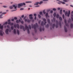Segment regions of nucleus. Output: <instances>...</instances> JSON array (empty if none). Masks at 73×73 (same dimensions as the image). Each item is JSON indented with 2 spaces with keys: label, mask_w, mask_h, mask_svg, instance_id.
<instances>
[{
  "label": "nucleus",
  "mask_w": 73,
  "mask_h": 73,
  "mask_svg": "<svg viewBox=\"0 0 73 73\" xmlns=\"http://www.w3.org/2000/svg\"><path fill=\"white\" fill-rule=\"evenodd\" d=\"M31 26L32 27V28L33 29H35V33L37 32V30H36V28H37L38 27V24L37 23H36L35 25H33V24H31Z\"/></svg>",
  "instance_id": "1"
},
{
  "label": "nucleus",
  "mask_w": 73,
  "mask_h": 73,
  "mask_svg": "<svg viewBox=\"0 0 73 73\" xmlns=\"http://www.w3.org/2000/svg\"><path fill=\"white\" fill-rule=\"evenodd\" d=\"M25 5L26 4L24 3L19 4L18 5V8H20V7H23V5Z\"/></svg>",
  "instance_id": "2"
},
{
  "label": "nucleus",
  "mask_w": 73,
  "mask_h": 73,
  "mask_svg": "<svg viewBox=\"0 0 73 73\" xmlns=\"http://www.w3.org/2000/svg\"><path fill=\"white\" fill-rule=\"evenodd\" d=\"M25 28L26 29H27V33L28 34H29V28H28V27L27 25H25Z\"/></svg>",
  "instance_id": "3"
},
{
  "label": "nucleus",
  "mask_w": 73,
  "mask_h": 73,
  "mask_svg": "<svg viewBox=\"0 0 73 73\" xmlns=\"http://www.w3.org/2000/svg\"><path fill=\"white\" fill-rule=\"evenodd\" d=\"M20 29H22V28H23L24 31H25L26 28H24V26H23L22 25H20Z\"/></svg>",
  "instance_id": "4"
},
{
  "label": "nucleus",
  "mask_w": 73,
  "mask_h": 73,
  "mask_svg": "<svg viewBox=\"0 0 73 73\" xmlns=\"http://www.w3.org/2000/svg\"><path fill=\"white\" fill-rule=\"evenodd\" d=\"M16 26L17 27V28H18V29H19V24H17L16 25H14V27L15 28H16Z\"/></svg>",
  "instance_id": "5"
},
{
  "label": "nucleus",
  "mask_w": 73,
  "mask_h": 73,
  "mask_svg": "<svg viewBox=\"0 0 73 73\" xmlns=\"http://www.w3.org/2000/svg\"><path fill=\"white\" fill-rule=\"evenodd\" d=\"M4 33L3 32V31H2V30L0 31V35L1 36H3V34H4Z\"/></svg>",
  "instance_id": "6"
},
{
  "label": "nucleus",
  "mask_w": 73,
  "mask_h": 73,
  "mask_svg": "<svg viewBox=\"0 0 73 73\" xmlns=\"http://www.w3.org/2000/svg\"><path fill=\"white\" fill-rule=\"evenodd\" d=\"M42 3H43V1H41L40 3L36 2V3L34 4V5H38V4H39L40 5Z\"/></svg>",
  "instance_id": "7"
},
{
  "label": "nucleus",
  "mask_w": 73,
  "mask_h": 73,
  "mask_svg": "<svg viewBox=\"0 0 73 73\" xmlns=\"http://www.w3.org/2000/svg\"><path fill=\"white\" fill-rule=\"evenodd\" d=\"M56 24L55 26V27H56L57 28L58 27V21L57 20H56Z\"/></svg>",
  "instance_id": "8"
},
{
  "label": "nucleus",
  "mask_w": 73,
  "mask_h": 73,
  "mask_svg": "<svg viewBox=\"0 0 73 73\" xmlns=\"http://www.w3.org/2000/svg\"><path fill=\"white\" fill-rule=\"evenodd\" d=\"M43 20L44 21V25H45V24L46 23V19H45V18H43Z\"/></svg>",
  "instance_id": "9"
},
{
  "label": "nucleus",
  "mask_w": 73,
  "mask_h": 73,
  "mask_svg": "<svg viewBox=\"0 0 73 73\" xmlns=\"http://www.w3.org/2000/svg\"><path fill=\"white\" fill-rule=\"evenodd\" d=\"M8 31H9V29H7L5 31V32L7 35H8L9 34Z\"/></svg>",
  "instance_id": "10"
},
{
  "label": "nucleus",
  "mask_w": 73,
  "mask_h": 73,
  "mask_svg": "<svg viewBox=\"0 0 73 73\" xmlns=\"http://www.w3.org/2000/svg\"><path fill=\"white\" fill-rule=\"evenodd\" d=\"M7 13H3L1 15H0V19H2L3 18V17H2V16H3V14L5 15V14H6Z\"/></svg>",
  "instance_id": "11"
},
{
  "label": "nucleus",
  "mask_w": 73,
  "mask_h": 73,
  "mask_svg": "<svg viewBox=\"0 0 73 73\" xmlns=\"http://www.w3.org/2000/svg\"><path fill=\"white\" fill-rule=\"evenodd\" d=\"M64 23H65V24L66 26L67 27H68L69 25H68V23H66V19H65L64 20Z\"/></svg>",
  "instance_id": "12"
},
{
  "label": "nucleus",
  "mask_w": 73,
  "mask_h": 73,
  "mask_svg": "<svg viewBox=\"0 0 73 73\" xmlns=\"http://www.w3.org/2000/svg\"><path fill=\"white\" fill-rule=\"evenodd\" d=\"M25 22H27V21L28 23H30L31 21H30V20L29 19L27 20V19H25Z\"/></svg>",
  "instance_id": "13"
},
{
  "label": "nucleus",
  "mask_w": 73,
  "mask_h": 73,
  "mask_svg": "<svg viewBox=\"0 0 73 73\" xmlns=\"http://www.w3.org/2000/svg\"><path fill=\"white\" fill-rule=\"evenodd\" d=\"M64 28L65 32H67V31H68V30H67V29L66 28L65 26H64Z\"/></svg>",
  "instance_id": "14"
},
{
  "label": "nucleus",
  "mask_w": 73,
  "mask_h": 73,
  "mask_svg": "<svg viewBox=\"0 0 73 73\" xmlns=\"http://www.w3.org/2000/svg\"><path fill=\"white\" fill-rule=\"evenodd\" d=\"M21 22V20L20 19H19V20H17L16 21L17 23H20Z\"/></svg>",
  "instance_id": "15"
},
{
  "label": "nucleus",
  "mask_w": 73,
  "mask_h": 73,
  "mask_svg": "<svg viewBox=\"0 0 73 73\" xmlns=\"http://www.w3.org/2000/svg\"><path fill=\"white\" fill-rule=\"evenodd\" d=\"M8 24L9 25H10L11 24V20L10 19H9L8 20Z\"/></svg>",
  "instance_id": "16"
},
{
  "label": "nucleus",
  "mask_w": 73,
  "mask_h": 73,
  "mask_svg": "<svg viewBox=\"0 0 73 73\" xmlns=\"http://www.w3.org/2000/svg\"><path fill=\"white\" fill-rule=\"evenodd\" d=\"M52 22H55V21H56V19L55 18H53V20H52Z\"/></svg>",
  "instance_id": "17"
},
{
  "label": "nucleus",
  "mask_w": 73,
  "mask_h": 73,
  "mask_svg": "<svg viewBox=\"0 0 73 73\" xmlns=\"http://www.w3.org/2000/svg\"><path fill=\"white\" fill-rule=\"evenodd\" d=\"M40 25L41 26H42V27H44V22H43V21H42V22Z\"/></svg>",
  "instance_id": "18"
},
{
  "label": "nucleus",
  "mask_w": 73,
  "mask_h": 73,
  "mask_svg": "<svg viewBox=\"0 0 73 73\" xmlns=\"http://www.w3.org/2000/svg\"><path fill=\"white\" fill-rule=\"evenodd\" d=\"M70 14V11H68V13L67 14V16L68 17H69V15Z\"/></svg>",
  "instance_id": "19"
},
{
  "label": "nucleus",
  "mask_w": 73,
  "mask_h": 73,
  "mask_svg": "<svg viewBox=\"0 0 73 73\" xmlns=\"http://www.w3.org/2000/svg\"><path fill=\"white\" fill-rule=\"evenodd\" d=\"M63 1L64 2H65L66 3H67V2H68L69 1V0H63Z\"/></svg>",
  "instance_id": "20"
},
{
  "label": "nucleus",
  "mask_w": 73,
  "mask_h": 73,
  "mask_svg": "<svg viewBox=\"0 0 73 73\" xmlns=\"http://www.w3.org/2000/svg\"><path fill=\"white\" fill-rule=\"evenodd\" d=\"M0 29L1 30H3V25H2L0 27Z\"/></svg>",
  "instance_id": "21"
},
{
  "label": "nucleus",
  "mask_w": 73,
  "mask_h": 73,
  "mask_svg": "<svg viewBox=\"0 0 73 73\" xmlns=\"http://www.w3.org/2000/svg\"><path fill=\"white\" fill-rule=\"evenodd\" d=\"M13 32L14 34H16V29H14L13 30Z\"/></svg>",
  "instance_id": "22"
},
{
  "label": "nucleus",
  "mask_w": 73,
  "mask_h": 73,
  "mask_svg": "<svg viewBox=\"0 0 73 73\" xmlns=\"http://www.w3.org/2000/svg\"><path fill=\"white\" fill-rule=\"evenodd\" d=\"M13 7H14L15 9H16V8H17V6H15V5H13Z\"/></svg>",
  "instance_id": "23"
},
{
  "label": "nucleus",
  "mask_w": 73,
  "mask_h": 73,
  "mask_svg": "<svg viewBox=\"0 0 73 73\" xmlns=\"http://www.w3.org/2000/svg\"><path fill=\"white\" fill-rule=\"evenodd\" d=\"M59 24L60 26V28H61V21H60L59 23Z\"/></svg>",
  "instance_id": "24"
},
{
  "label": "nucleus",
  "mask_w": 73,
  "mask_h": 73,
  "mask_svg": "<svg viewBox=\"0 0 73 73\" xmlns=\"http://www.w3.org/2000/svg\"><path fill=\"white\" fill-rule=\"evenodd\" d=\"M47 22L48 24H50V20L49 19H48Z\"/></svg>",
  "instance_id": "25"
},
{
  "label": "nucleus",
  "mask_w": 73,
  "mask_h": 73,
  "mask_svg": "<svg viewBox=\"0 0 73 73\" xmlns=\"http://www.w3.org/2000/svg\"><path fill=\"white\" fill-rule=\"evenodd\" d=\"M17 33L18 35H20V33L19 32V30H17Z\"/></svg>",
  "instance_id": "26"
},
{
  "label": "nucleus",
  "mask_w": 73,
  "mask_h": 73,
  "mask_svg": "<svg viewBox=\"0 0 73 73\" xmlns=\"http://www.w3.org/2000/svg\"><path fill=\"white\" fill-rule=\"evenodd\" d=\"M32 3V2L31 1H26L25 2L26 3Z\"/></svg>",
  "instance_id": "27"
},
{
  "label": "nucleus",
  "mask_w": 73,
  "mask_h": 73,
  "mask_svg": "<svg viewBox=\"0 0 73 73\" xmlns=\"http://www.w3.org/2000/svg\"><path fill=\"white\" fill-rule=\"evenodd\" d=\"M45 16L46 17H48V13H47L46 15H45Z\"/></svg>",
  "instance_id": "28"
},
{
  "label": "nucleus",
  "mask_w": 73,
  "mask_h": 73,
  "mask_svg": "<svg viewBox=\"0 0 73 73\" xmlns=\"http://www.w3.org/2000/svg\"><path fill=\"white\" fill-rule=\"evenodd\" d=\"M54 26H55V24H54L52 25V28L53 29H54Z\"/></svg>",
  "instance_id": "29"
},
{
  "label": "nucleus",
  "mask_w": 73,
  "mask_h": 73,
  "mask_svg": "<svg viewBox=\"0 0 73 73\" xmlns=\"http://www.w3.org/2000/svg\"><path fill=\"white\" fill-rule=\"evenodd\" d=\"M60 3H61L62 4H65V3L62 1L59 2Z\"/></svg>",
  "instance_id": "30"
},
{
  "label": "nucleus",
  "mask_w": 73,
  "mask_h": 73,
  "mask_svg": "<svg viewBox=\"0 0 73 73\" xmlns=\"http://www.w3.org/2000/svg\"><path fill=\"white\" fill-rule=\"evenodd\" d=\"M8 24V22H5L3 24V25H7Z\"/></svg>",
  "instance_id": "31"
},
{
  "label": "nucleus",
  "mask_w": 73,
  "mask_h": 73,
  "mask_svg": "<svg viewBox=\"0 0 73 73\" xmlns=\"http://www.w3.org/2000/svg\"><path fill=\"white\" fill-rule=\"evenodd\" d=\"M29 27L30 29H31V25H29Z\"/></svg>",
  "instance_id": "32"
},
{
  "label": "nucleus",
  "mask_w": 73,
  "mask_h": 73,
  "mask_svg": "<svg viewBox=\"0 0 73 73\" xmlns=\"http://www.w3.org/2000/svg\"><path fill=\"white\" fill-rule=\"evenodd\" d=\"M62 10H61L60 11V15H62Z\"/></svg>",
  "instance_id": "33"
},
{
  "label": "nucleus",
  "mask_w": 73,
  "mask_h": 73,
  "mask_svg": "<svg viewBox=\"0 0 73 73\" xmlns=\"http://www.w3.org/2000/svg\"><path fill=\"white\" fill-rule=\"evenodd\" d=\"M39 29L40 32H41L42 31V28L41 27H40Z\"/></svg>",
  "instance_id": "34"
},
{
  "label": "nucleus",
  "mask_w": 73,
  "mask_h": 73,
  "mask_svg": "<svg viewBox=\"0 0 73 73\" xmlns=\"http://www.w3.org/2000/svg\"><path fill=\"white\" fill-rule=\"evenodd\" d=\"M65 16H67V14H68V11H66V12H65Z\"/></svg>",
  "instance_id": "35"
},
{
  "label": "nucleus",
  "mask_w": 73,
  "mask_h": 73,
  "mask_svg": "<svg viewBox=\"0 0 73 73\" xmlns=\"http://www.w3.org/2000/svg\"><path fill=\"white\" fill-rule=\"evenodd\" d=\"M60 20V21H62V18L61 17H60L59 18Z\"/></svg>",
  "instance_id": "36"
},
{
  "label": "nucleus",
  "mask_w": 73,
  "mask_h": 73,
  "mask_svg": "<svg viewBox=\"0 0 73 73\" xmlns=\"http://www.w3.org/2000/svg\"><path fill=\"white\" fill-rule=\"evenodd\" d=\"M53 15H54V17H56V13H54V14Z\"/></svg>",
  "instance_id": "37"
},
{
  "label": "nucleus",
  "mask_w": 73,
  "mask_h": 73,
  "mask_svg": "<svg viewBox=\"0 0 73 73\" xmlns=\"http://www.w3.org/2000/svg\"><path fill=\"white\" fill-rule=\"evenodd\" d=\"M46 28H48L49 27V25L47 24L46 26Z\"/></svg>",
  "instance_id": "38"
},
{
  "label": "nucleus",
  "mask_w": 73,
  "mask_h": 73,
  "mask_svg": "<svg viewBox=\"0 0 73 73\" xmlns=\"http://www.w3.org/2000/svg\"><path fill=\"white\" fill-rule=\"evenodd\" d=\"M45 10H44L43 11V13L44 14H45L46 13V12H45Z\"/></svg>",
  "instance_id": "39"
},
{
  "label": "nucleus",
  "mask_w": 73,
  "mask_h": 73,
  "mask_svg": "<svg viewBox=\"0 0 73 73\" xmlns=\"http://www.w3.org/2000/svg\"><path fill=\"white\" fill-rule=\"evenodd\" d=\"M13 28H14V27H13V26L11 27V29H12V30H13Z\"/></svg>",
  "instance_id": "40"
},
{
  "label": "nucleus",
  "mask_w": 73,
  "mask_h": 73,
  "mask_svg": "<svg viewBox=\"0 0 73 73\" xmlns=\"http://www.w3.org/2000/svg\"><path fill=\"white\" fill-rule=\"evenodd\" d=\"M29 19L31 20H32V19H33V17H29Z\"/></svg>",
  "instance_id": "41"
},
{
  "label": "nucleus",
  "mask_w": 73,
  "mask_h": 73,
  "mask_svg": "<svg viewBox=\"0 0 73 73\" xmlns=\"http://www.w3.org/2000/svg\"><path fill=\"white\" fill-rule=\"evenodd\" d=\"M52 10L54 11H56V9L55 8H53V9Z\"/></svg>",
  "instance_id": "42"
},
{
  "label": "nucleus",
  "mask_w": 73,
  "mask_h": 73,
  "mask_svg": "<svg viewBox=\"0 0 73 73\" xmlns=\"http://www.w3.org/2000/svg\"><path fill=\"white\" fill-rule=\"evenodd\" d=\"M62 17H63V19H64V18H65V16L64 15V14L63 15Z\"/></svg>",
  "instance_id": "43"
},
{
  "label": "nucleus",
  "mask_w": 73,
  "mask_h": 73,
  "mask_svg": "<svg viewBox=\"0 0 73 73\" xmlns=\"http://www.w3.org/2000/svg\"><path fill=\"white\" fill-rule=\"evenodd\" d=\"M10 25L12 26L13 25V23H10Z\"/></svg>",
  "instance_id": "44"
},
{
  "label": "nucleus",
  "mask_w": 73,
  "mask_h": 73,
  "mask_svg": "<svg viewBox=\"0 0 73 73\" xmlns=\"http://www.w3.org/2000/svg\"><path fill=\"white\" fill-rule=\"evenodd\" d=\"M59 17V15H58V14L57 15H56V17L57 18H58Z\"/></svg>",
  "instance_id": "45"
},
{
  "label": "nucleus",
  "mask_w": 73,
  "mask_h": 73,
  "mask_svg": "<svg viewBox=\"0 0 73 73\" xmlns=\"http://www.w3.org/2000/svg\"><path fill=\"white\" fill-rule=\"evenodd\" d=\"M38 17L39 18H41V16L40 15H39V14L38 15Z\"/></svg>",
  "instance_id": "46"
},
{
  "label": "nucleus",
  "mask_w": 73,
  "mask_h": 73,
  "mask_svg": "<svg viewBox=\"0 0 73 73\" xmlns=\"http://www.w3.org/2000/svg\"><path fill=\"white\" fill-rule=\"evenodd\" d=\"M40 13V15H42V12H40L39 13Z\"/></svg>",
  "instance_id": "47"
},
{
  "label": "nucleus",
  "mask_w": 73,
  "mask_h": 73,
  "mask_svg": "<svg viewBox=\"0 0 73 73\" xmlns=\"http://www.w3.org/2000/svg\"><path fill=\"white\" fill-rule=\"evenodd\" d=\"M3 7L4 8H7V7L6 6H3Z\"/></svg>",
  "instance_id": "48"
},
{
  "label": "nucleus",
  "mask_w": 73,
  "mask_h": 73,
  "mask_svg": "<svg viewBox=\"0 0 73 73\" xmlns=\"http://www.w3.org/2000/svg\"><path fill=\"white\" fill-rule=\"evenodd\" d=\"M33 16V15L32 14H30L29 15V17H31V16Z\"/></svg>",
  "instance_id": "49"
},
{
  "label": "nucleus",
  "mask_w": 73,
  "mask_h": 73,
  "mask_svg": "<svg viewBox=\"0 0 73 73\" xmlns=\"http://www.w3.org/2000/svg\"><path fill=\"white\" fill-rule=\"evenodd\" d=\"M10 9H12V8H13V7L12 6H10Z\"/></svg>",
  "instance_id": "50"
},
{
  "label": "nucleus",
  "mask_w": 73,
  "mask_h": 73,
  "mask_svg": "<svg viewBox=\"0 0 73 73\" xmlns=\"http://www.w3.org/2000/svg\"><path fill=\"white\" fill-rule=\"evenodd\" d=\"M42 1H48V0H43Z\"/></svg>",
  "instance_id": "51"
},
{
  "label": "nucleus",
  "mask_w": 73,
  "mask_h": 73,
  "mask_svg": "<svg viewBox=\"0 0 73 73\" xmlns=\"http://www.w3.org/2000/svg\"><path fill=\"white\" fill-rule=\"evenodd\" d=\"M21 24H24V21H22L21 22Z\"/></svg>",
  "instance_id": "52"
},
{
  "label": "nucleus",
  "mask_w": 73,
  "mask_h": 73,
  "mask_svg": "<svg viewBox=\"0 0 73 73\" xmlns=\"http://www.w3.org/2000/svg\"><path fill=\"white\" fill-rule=\"evenodd\" d=\"M44 27H43L42 28V31H44Z\"/></svg>",
  "instance_id": "53"
},
{
  "label": "nucleus",
  "mask_w": 73,
  "mask_h": 73,
  "mask_svg": "<svg viewBox=\"0 0 73 73\" xmlns=\"http://www.w3.org/2000/svg\"><path fill=\"white\" fill-rule=\"evenodd\" d=\"M14 20H15V19H11V21H14Z\"/></svg>",
  "instance_id": "54"
},
{
  "label": "nucleus",
  "mask_w": 73,
  "mask_h": 73,
  "mask_svg": "<svg viewBox=\"0 0 73 73\" xmlns=\"http://www.w3.org/2000/svg\"><path fill=\"white\" fill-rule=\"evenodd\" d=\"M21 11H22V10H24V9L23 8H21L20 9Z\"/></svg>",
  "instance_id": "55"
},
{
  "label": "nucleus",
  "mask_w": 73,
  "mask_h": 73,
  "mask_svg": "<svg viewBox=\"0 0 73 73\" xmlns=\"http://www.w3.org/2000/svg\"><path fill=\"white\" fill-rule=\"evenodd\" d=\"M50 13H53V11L52 10L50 11Z\"/></svg>",
  "instance_id": "56"
},
{
  "label": "nucleus",
  "mask_w": 73,
  "mask_h": 73,
  "mask_svg": "<svg viewBox=\"0 0 73 73\" xmlns=\"http://www.w3.org/2000/svg\"><path fill=\"white\" fill-rule=\"evenodd\" d=\"M60 1H59V2L58 3V4H61V3H60Z\"/></svg>",
  "instance_id": "57"
},
{
  "label": "nucleus",
  "mask_w": 73,
  "mask_h": 73,
  "mask_svg": "<svg viewBox=\"0 0 73 73\" xmlns=\"http://www.w3.org/2000/svg\"><path fill=\"white\" fill-rule=\"evenodd\" d=\"M40 22H41V20L39 21H38V24H40Z\"/></svg>",
  "instance_id": "58"
},
{
  "label": "nucleus",
  "mask_w": 73,
  "mask_h": 73,
  "mask_svg": "<svg viewBox=\"0 0 73 73\" xmlns=\"http://www.w3.org/2000/svg\"><path fill=\"white\" fill-rule=\"evenodd\" d=\"M14 19H15V20H17V17H15L14 18Z\"/></svg>",
  "instance_id": "59"
},
{
  "label": "nucleus",
  "mask_w": 73,
  "mask_h": 73,
  "mask_svg": "<svg viewBox=\"0 0 73 73\" xmlns=\"http://www.w3.org/2000/svg\"><path fill=\"white\" fill-rule=\"evenodd\" d=\"M34 16L35 17H36V14H34Z\"/></svg>",
  "instance_id": "60"
},
{
  "label": "nucleus",
  "mask_w": 73,
  "mask_h": 73,
  "mask_svg": "<svg viewBox=\"0 0 73 73\" xmlns=\"http://www.w3.org/2000/svg\"><path fill=\"white\" fill-rule=\"evenodd\" d=\"M7 27L8 28H9V25H7Z\"/></svg>",
  "instance_id": "61"
},
{
  "label": "nucleus",
  "mask_w": 73,
  "mask_h": 73,
  "mask_svg": "<svg viewBox=\"0 0 73 73\" xmlns=\"http://www.w3.org/2000/svg\"><path fill=\"white\" fill-rule=\"evenodd\" d=\"M71 19H72V21H73V17H71Z\"/></svg>",
  "instance_id": "62"
},
{
  "label": "nucleus",
  "mask_w": 73,
  "mask_h": 73,
  "mask_svg": "<svg viewBox=\"0 0 73 73\" xmlns=\"http://www.w3.org/2000/svg\"><path fill=\"white\" fill-rule=\"evenodd\" d=\"M22 18H23V17H24V15H22Z\"/></svg>",
  "instance_id": "63"
},
{
  "label": "nucleus",
  "mask_w": 73,
  "mask_h": 73,
  "mask_svg": "<svg viewBox=\"0 0 73 73\" xmlns=\"http://www.w3.org/2000/svg\"><path fill=\"white\" fill-rule=\"evenodd\" d=\"M71 17H73V14H71Z\"/></svg>",
  "instance_id": "64"
}]
</instances>
